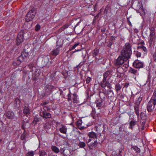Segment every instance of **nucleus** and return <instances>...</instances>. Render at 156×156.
<instances>
[{
  "mask_svg": "<svg viewBox=\"0 0 156 156\" xmlns=\"http://www.w3.org/2000/svg\"><path fill=\"white\" fill-rule=\"evenodd\" d=\"M98 145V143L96 140L94 141L93 143H91L90 144H88V145L90 149L94 150L95 149L96 146Z\"/></svg>",
  "mask_w": 156,
  "mask_h": 156,
  "instance_id": "obj_14",
  "label": "nucleus"
},
{
  "mask_svg": "<svg viewBox=\"0 0 156 156\" xmlns=\"http://www.w3.org/2000/svg\"><path fill=\"white\" fill-rule=\"evenodd\" d=\"M88 136L90 138L88 140V143L90 142L91 141V139L94 140L97 138V135L96 133L93 132L89 133Z\"/></svg>",
  "mask_w": 156,
  "mask_h": 156,
  "instance_id": "obj_10",
  "label": "nucleus"
},
{
  "mask_svg": "<svg viewBox=\"0 0 156 156\" xmlns=\"http://www.w3.org/2000/svg\"><path fill=\"white\" fill-rule=\"evenodd\" d=\"M42 117L44 119L50 118L51 117V114L47 112L46 111H43L42 112Z\"/></svg>",
  "mask_w": 156,
  "mask_h": 156,
  "instance_id": "obj_11",
  "label": "nucleus"
},
{
  "mask_svg": "<svg viewBox=\"0 0 156 156\" xmlns=\"http://www.w3.org/2000/svg\"><path fill=\"white\" fill-rule=\"evenodd\" d=\"M132 54L131 45L129 43H126L125 47L122 50L121 55L124 58L128 59L130 58Z\"/></svg>",
  "mask_w": 156,
  "mask_h": 156,
  "instance_id": "obj_1",
  "label": "nucleus"
},
{
  "mask_svg": "<svg viewBox=\"0 0 156 156\" xmlns=\"http://www.w3.org/2000/svg\"><path fill=\"white\" fill-rule=\"evenodd\" d=\"M81 51V50L80 49H77V50H76L75 51H74L73 52V53H75L76 52H77V51Z\"/></svg>",
  "mask_w": 156,
  "mask_h": 156,
  "instance_id": "obj_47",
  "label": "nucleus"
},
{
  "mask_svg": "<svg viewBox=\"0 0 156 156\" xmlns=\"http://www.w3.org/2000/svg\"><path fill=\"white\" fill-rule=\"evenodd\" d=\"M34 151H28L26 154V156H34Z\"/></svg>",
  "mask_w": 156,
  "mask_h": 156,
  "instance_id": "obj_32",
  "label": "nucleus"
},
{
  "mask_svg": "<svg viewBox=\"0 0 156 156\" xmlns=\"http://www.w3.org/2000/svg\"><path fill=\"white\" fill-rule=\"evenodd\" d=\"M143 99V96L140 95L136 100L134 106H137L139 107L141 102V101Z\"/></svg>",
  "mask_w": 156,
  "mask_h": 156,
  "instance_id": "obj_12",
  "label": "nucleus"
},
{
  "mask_svg": "<svg viewBox=\"0 0 156 156\" xmlns=\"http://www.w3.org/2000/svg\"><path fill=\"white\" fill-rule=\"evenodd\" d=\"M139 10H140H140H142L143 11H144L143 8V6L142 5H141L140 7V8L139 9Z\"/></svg>",
  "mask_w": 156,
  "mask_h": 156,
  "instance_id": "obj_44",
  "label": "nucleus"
},
{
  "mask_svg": "<svg viewBox=\"0 0 156 156\" xmlns=\"http://www.w3.org/2000/svg\"><path fill=\"white\" fill-rule=\"evenodd\" d=\"M95 59H95V61H97V60H98V58H97L96 57L95 58Z\"/></svg>",
  "mask_w": 156,
  "mask_h": 156,
  "instance_id": "obj_53",
  "label": "nucleus"
},
{
  "mask_svg": "<svg viewBox=\"0 0 156 156\" xmlns=\"http://www.w3.org/2000/svg\"><path fill=\"white\" fill-rule=\"evenodd\" d=\"M91 79L90 77H88L86 80V82L87 83H88L90 81Z\"/></svg>",
  "mask_w": 156,
  "mask_h": 156,
  "instance_id": "obj_39",
  "label": "nucleus"
},
{
  "mask_svg": "<svg viewBox=\"0 0 156 156\" xmlns=\"http://www.w3.org/2000/svg\"><path fill=\"white\" fill-rule=\"evenodd\" d=\"M128 74L133 78H134L136 80V76L139 75L138 70L130 67L128 70Z\"/></svg>",
  "mask_w": 156,
  "mask_h": 156,
  "instance_id": "obj_4",
  "label": "nucleus"
},
{
  "mask_svg": "<svg viewBox=\"0 0 156 156\" xmlns=\"http://www.w3.org/2000/svg\"><path fill=\"white\" fill-rule=\"evenodd\" d=\"M44 109L45 110H47V111L49 110L50 109L48 107V106H45L44 107Z\"/></svg>",
  "mask_w": 156,
  "mask_h": 156,
  "instance_id": "obj_43",
  "label": "nucleus"
},
{
  "mask_svg": "<svg viewBox=\"0 0 156 156\" xmlns=\"http://www.w3.org/2000/svg\"><path fill=\"white\" fill-rule=\"evenodd\" d=\"M26 58H26L25 57L23 56L22 54H21V55L19 57L17 62V63L18 64L19 63L18 62L19 61L20 62H23Z\"/></svg>",
  "mask_w": 156,
  "mask_h": 156,
  "instance_id": "obj_22",
  "label": "nucleus"
},
{
  "mask_svg": "<svg viewBox=\"0 0 156 156\" xmlns=\"http://www.w3.org/2000/svg\"><path fill=\"white\" fill-rule=\"evenodd\" d=\"M28 67L30 69V71L31 72L33 71V69L35 68L34 67V64H29L28 65Z\"/></svg>",
  "mask_w": 156,
  "mask_h": 156,
  "instance_id": "obj_31",
  "label": "nucleus"
},
{
  "mask_svg": "<svg viewBox=\"0 0 156 156\" xmlns=\"http://www.w3.org/2000/svg\"><path fill=\"white\" fill-rule=\"evenodd\" d=\"M140 48L141 50H142L143 51H144L146 53H147V49L143 45L141 46V47H140Z\"/></svg>",
  "mask_w": 156,
  "mask_h": 156,
  "instance_id": "obj_34",
  "label": "nucleus"
},
{
  "mask_svg": "<svg viewBox=\"0 0 156 156\" xmlns=\"http://www.w3.org/2000/svg\"><path fill=\"white\" fill-rule=\"evenodd\" d=\"M101 86L102 87H105L107 86L108 88L111 89L112 87L110 83L106 80L103 79L101 83Z\"/></svg>",
  "mask_w": 156,
  "mask_h": 156,
  "instance_id": "obj_9",
  "label": "nucleus"
},
{
  "mask_svg": "<svg viewBox=\"0 0 156 156\" xmlns=\"http://www.w3.org/2000/svg\"><path fill=\"white\" fill-rule=\"evenodd\" d=\"M41 27L39 25H37L35 27V30L36 31H38L40 29Z\"/></svg>",
  "mask_w": 156,
  "mask_h": 156,
  "instance_id": "obj_37",
  "label": "nucleus"
},
{
  "mask_svg": "<svg viewBox=\"0 0 156 156\" xmlns=\"http://www.w3.org/2000/svg\"><path fill=\"white\" fill-rule=\"evenodd\" d=\"M110 156H118L116 152L115 151H113Z\"/></svg>",
  "mask_w": 156,
  "mask_h": 156,
  "instance_id": "obj_40",
  "label": "nucleus"
},
{
  "mask_svg": "<svg viewBox=\"0 0 156 156\" xmlns=\"http://www.w3.org/2000/svg\"><path fill=\"white\" fill-rule=\"evenodd\" d=\"M133 66L136 69H140L143 67L144 63L140 60H136L133 62Z\"/></svg>",
  "mask_w": 156,
  "mask_h": 156,
  "instance_id": "obj_7",
  "label": "nucleus"
},
{
  "mask_svg": "<svg viewBox=\"0 0 156 156\" xmlns=\"http://www.w3.org/2000/svg\"><path fill=\"white\" fill-rule=\"evenodd\" d=\"M129 84L128 83H125L124 85V87H128L129 85Z\"/></svg>",
  "mask_w": 156,
  "mask_h": 156,
  "instance_id": "obj_45",
  "label": "nucleus"
},
{
  "mask_svg": "<svg viewBox=\"0 0 156 156\" xmlns=\"http://www.w3.org/2000/svg\"><path fill=\"white\" fill-rule=\"evenodd\" d=\"M67 130V128L66 126L63 125L61 126L59 128V131L62 133L66 134Z\"/></svg>",
  "mask_w": 156,
  "mask_h": 156,
  "instance_id": "obj_13",
  "label": "nucleus"
},
{
  "mask_svg": "<svg viewBox=\"0 0 156 156\" xmlns=\"http://www.w3.org/2000/svg\"><path fill=\"white\" fill-rule=\"evenodd\" d=\"M100 112V110L99 112ZM95 113H96L97 115L98 114L100 113V112H98L96 113V112H95Z\"/></svg>",
  "mask_w": 156,
  "mask_h": 156,
  "instance_id": "obj_50",
  "label": "nucleus"
},
{
  "mask_svg": "<svg viewBox=\"0 0 156 156\" xmlns=\"http://www.w3.org/2000/svg\"><path fill=\"white\" fill-rule=\"evenodd\" d=\"M7 117L9 119H13L14 117V113L11 111H8L7 114Z\"/></svg>",
  "mask_w": 156,
  "mask_h": 156,
  "instance_id": "obj_16",
  "label": "nucleus"
},
{
  "mask_svg": "<svg viewBox=\"0 0 156 156\" xmlns=\"http://www.w3.org/2000/svg\"><path fill=\"white\" fill-rule=\"evenodd\" d=\"M123 58L122 56H119L115 62V66H118L124 63L125 60Z\"/></svg>",
  "mask_w": 156,
  "mask_h": 156,
  "instance_id": "obj_8",
  "label": "nucleus"
},
{
  "mask_svg": "<svg viewBox=\"0 0 156 156\" xmlns=\"http://www.w3.org/2000/svg\"><path fill=\"white\" fill-rule=\"evenodd\" d=\"M71 100V96L69 94H68V101H70Z\"/></svg>",
  "mask_w": 156,
  "mask_h": 156,
  "instance_id": "obj_42",
  "label": "nucleus"
},
{
  "mask_svg": "<svg viewBox=\"0 0 156 156\" xmlns=\"http://www.w3.org/2000/svg\"><path fill=\"white\" fill-rule=\"evenodd\" d=\"M39 153L40 156H47L46 153L44 151L42 150L40 151Z\"/></svg>",
  "mask_w": 156,
  "mask_h": 156,
  "instance_id": "obj_27",
  "label": "nucleus"
},
{
  "mask_svg": "<svg viewBox=\"0 0 156 156\" xmlns=\"http://www.w3.org/2000/svg\"><path fill=\"white\" fill-rule=\"evenodd\" d=\"M35 13L32 10L30 11L27 14L26 20L27 21H31L34 17Z\"/></svg>",
  "mask_w": 156,
  "mask_h": 156,
  "instance_id": "obj_5",
  "label": "nucleus"
},
{
  "mask_svg": "<svg viewBox=\"0 0 156 156\" xmlns=\"http://www.w3.org/2000/svg\"><path fill=\"white\" fill-rule=\"evenodd\" d=\"M37 74V76H39V75H40V73H38V74Z\"/></svg>",
  "mask_w": 156,
  "mask_h": 156,
  "instance_id": "obj_52",
  "label": "nucleus"
},
{
  "mask_svg": "<svg viewBox=\"0 0 156 156\" xmlns=\"http://www.w3.org/2000/svg\"><path fill=\"white\" fill-rule=\"evenodd\" d=\"M24 37L23 33V32L19 33L16 39V44L18 45L20 44L23 41Z\"/></svg>",
  "mask_w": 156,
  "mask_h": 156,
  "instance_id": "obj_6",
  "label": "nucleus"
},
{
  "mask_svg": "<svg viewBox=\"0 0 156 156\" xmlns=\"http://www.w3.org/2000/svg\"><path fill=\"white\" fill-rule=\"evenodd\" d=\"M134 108L135 110L136 114L137 117H139L140 115V113L139 110V107L137 106H134Z\"/></svg>",
  "mask_w": 156,
  "mask_h": 156,
  "instance_id": "obj_25",
  "label": "nucleus"
},
{
  "mask_svg": "<svg viewBox=\"0 0 156 156\" xmlns=\"http://www.w3.org/2000/svg\"><path fill=\"white\" fill-rule=\"evenodd\" d=\"M96 107L98 108V109H100L102 105V101L101 100H97L96 101Z\"/></svg>",
  "mask_w": 156,
  "mask_h": 156,
  "instance_id": "obj_20",
  "label": "nucleus"
},
{
  "mask_svg": "<svg viewBox=\"0 0 156 156\" xmlns=\"http://www.w3.org/2000/svg\"><path fill=\"white\" fill-rule=\"evenodd\" d=\"M51 148L52 150L56 154L58 153L59 152V148L55 146H52Z\"/></svg>",
  "mask_w": 156,
  "mask_h": 156,
  "instance_id": "obj_17",
  "label": "nucleus"
},
{
  "mask_svg": "<svg viewBox=\"0 0 156 156\" xmlns=\"http://www.w3.org/2000/svg\"><path fill=\"white\" fill-rule=\"evenodd\" d=\"M2 141V140L1 139H0V143H1V142Z\"/></svg>",
  "mask_w": 156,
  "mask_h": 156,
  "instance_id": "obj_54",
  "label": "nucleus"
},
{
  "mask_svg": "<svg viewBox=\"0 0 156 156\" xmlns=\"http://www.w3.org/2000/svg\"><path fill=\"white\" fill-rule=\"evenodd\" d=\"M21 139L22 140H24L25 138V135L23 134L21 136Z\"/></svg>",
  "mask_w": 156,
  "mask_h": 156,
  "instance_id": "obj_46",
  "label": "nucleus"
},
{
  "mask_svg": "<svg viewBox=\"0 0 156 156\" xmlns=\"http://www.w3.org/2000/svg\"><path fill=\"white\" fill-rule=\"evenodd\" d=\"M121 88L122 86L119 83L115 85V90L117 92L121 90Z\"/></svg>",
  "mask_w": 156,
  "mask_h": 156,
  "instance_id": "obj_23",
  "label": "nucleus"
},
{
  "mask_svg": "<svg viewBox=\"0 0 156 156\" xmlns=\"http://www.w3.org/2000/svg\"><path fill=\"white\" fill-rule=\"evenodd\" d=\"M82 123V121L81 120H78L76 122V125L77 126H80Z\"/></svg>",
  "mask_w": 156,
  "mask_h": 156,
  "instance_id": "obj_38",
  "label": "nucleus"
},
{
  "mask_svg": "<svg viewBox=\"0 0 156 156\" xmlns=\"http://www.w3.org/2000/svg\"><path fill=\"white\" fill-rule=\"evenodd\" d=\"M156 105V95L154 93L152 97L148 103L147 106V110L149 112H152L154 109Z\"/></svg>",
  "mask_w": 156,
  "mask_h": 156,
  "instance_id": "obj_2",
  "label": "nucleus"
},
{
  "mask_svg": "<svg viewBox=\"0 0 156 156\" xmlns=\"http://www.w3.org/2000/svg\"><path fill=\"white\" fill-rule=\"evenodd\" d=\"M68 27V26L67 25H64V29L67 28Z\"/></svg>",
  "mask_w": 156,
  "mask_h": 156,
  "instance_id": "obj_48",
  "label": "nucleus"
},
{
  "mask_svg": "<svg viewBox=\"0 0 156 156\" xmlns=\"http://www.w3.org/2000/svg\"><path fill=\"white\" fill-rule=\"evenodd\" d=\"M98 52H99L98 51V50L97 49H96V48L94 50V51H93V56L95 57L96 56H97L98 54Z\"/></svg>",
  "mask_w": 156,
  "mask_h": 156,
  "instance_id": "obj_28",
  "label": "nucleus"
},
{
  "mask_svg": "<svg viewBox=\"0 0 156 156\" xmlns=\"http://www.w3.org/2000/svg\"><path fill=\"white\" fill-rule=\"evenodd\" d=\"M136 123V121H131L129 123V129H133V127L135 125Z\"/></svg>",
  "mask_w": 156,
  "mask_h": 156,
  "instance_id": "obj_21",
  "label": "nucleus"
},
{
  "mask_svg": "<svg viewBox=\"0 0 156 156\" xmlns=\"http://www.w3.org/2000/svg\"><path fill=\"white\" fill-rule=\"evenodd\" d=\"M86 146L85 143L83 142L80 141L78 144L79 147L81 148H84Z\"/></svg>",
  "mask_w": 156,
  "mask_h": 156,
  "instance_id": "obj_24",
  "label": "nucleus"
},
{
  "mask_svg": "<svg viewBox=\"0 0 156 156\" xmlns=\"http://www.w3.org/2000/svg\"><path fill=\"white\" fill-rule=\"evenodd\" d=\"M80 44V43L79 42H77L76 44H75L73 47L72 48L69 50L70 51H71L73 49H74L78 45Z\"/></svg>",
  "mask_w": 156,
  "mask_h": 156,
  "instance_id": "obj_35",
  "label": "nucleus"
},
{
  "mask_svg": "<svg viewBox=\"0 0 156 156\" xmlns=\"http://www.w3.org/2000/svg\"><path fill=\"white\" fill-rule=\"evenodd\" d=\"M48 104V103H46V102H44V103H43V105H46Z\"/></svg>",
  "mask_w": 156,
  "mask_h": 156,
  "instance_id": "obj_49",
  "label": "nucleus"
},
{
  "mask_svg": "<svg viewBox=\"0 0 156 156\" xmlns=\"http://www.w3.org/2000/svg\"><path fill=\"white\" fill-rule=\"evenodd\" d=\"M153 59L154 61H156V53H154L153 55Z\"/></svg>",
  "mask_w": 156,
  "mask_h": 156,
  "instance_id": "obj_41",
  "label": "nucleus"
},
{
  "mask_svg": "<svg viewBox=\"0 0 156 156\" xmlns=\"http://www.w3.org/2000/svg\"><path fill=\"white\" fill-rule=\"evenodd\" d=\"M144 129V126H142L141 128V129L142 130H143Z\"/></svg>",
  "mask_w": 156,
  "mask_h": 156,
  "instance_id": "obj_51",
  "label": "nucleus"
},
{
  "mask_svg": "<svg viewBox=\"0 0 156 156\" xmlns=\"http://www.w3.org/2000/svg\"><path fill=\"white\" fill-rule=\"evenodd\" d=\"M135 54H136V56L137 57H140L141 56V53L139 52V51H136V53H135Z\"/></svg>",
  "mask_w": 156,
  "mask_h": 156,
  "instance_id": "obj_36",
  "label": "nucleus"
},
{
  "mask_svg": "<svg viewBox=\"0 0 156 156\" xmlns=\"http://www.w3.org/2000/svg\"><path fill=\"white\" fill-rule=\"evenodd\" d=\"M56 49H54L51 52V54L53 56H56L59 53V51L60 47L56 46Z\"/></svg>",
  "mask_w": 156,
  "mask_h": 156,
  "instance_id": "obj_15",
  "label": "nucleus"
},
{
  "mask_svg": "<svg viewBox=\"0 0 156 156\" xmlns=\"http://www.w3.org/2000/svg\"><path fill=\"white\" fill-rule=\"evenodd\" d=\"M123 69L121 67H119L117 69V72L118 73L122 74L123 72Z\"/></svg>",
  "mask_w": 156,
  "mask_h": 156,
  "instance_id": "obj_26",
  "label": "nucleus"
},
{
  "mask_svg": "<svg viewBox=\"0 0 156 156\" xmlns=\"http://www.w3.org/2000/svg\"><path fill=\"white\" fill-rule=\"evenodd\" d=\"M77 96H76V94H73V102L74 103H78V101L77 100Z\"/></svg>",
  "mask_w": 156,
  "mask_h": 156,
  "instance_id": "obj_29",
  "label": "nucleus"
},
{
  "mask_svg": "<svg viewBox=\"0 0 156 156\" xmlns=\"http://www.w3.org/2000/svg\"><path fill=\"white\" fill-rule=\"evenodd\" d=\"M30 111L29 108L28 107H25L24 108L23 110V113L26 115H28L30 114Z\"/></svg>",
  "mask_w": 156,
  "mask_h": 156,
  "instance_id": "obj_18",
  "label": "nucleus"
},
{
  "mask_svg": "<svg viewBox=\"0 0 156 156\" xmlns=\"http://www.w3.org/2000/svg\"><path fill=\"white\" fill-rule=\"evenodd\" d=\"M111 75V72L109 71H106L103 75V79L104 80H107V78Z\"/></svg>",
  "mask_w": 156,
  "mask_h": 156,
  "instance_id": "obj_19",
  "label": "nucleus"
},
{
  "mask_svg": "<svg viewBox=\"0 0 156 156\" xmlns=\"http://www.w3.org/2000/svg\"><path fill=\"white\" fill-rule=\"evenodd\" d=\"M129 61H126L125 60L124 63L122 64H123V66L126 68H127L129 66Z\"/></svg>",
  "mask_w": 156,
  "mask_h": 156,
  "instance_id": "obj_30",
  "label": "nucleus"
},
{
  "mask_svg": "<svg viewBox=\"0 0 156 156\" xmlns=\"http://www.w3.org/2000/svg\"><path fill=\"white\" fill-rule=\"evenodd\" d=\"M156 40V34L154 28H152L150 30V34L148 37V42L150 47H151L152 44Z\"/></svg>",
  "mask_w": 156,
  "mask_h": 156,
  "instance_id": "obj_3",
  "label": "nucleus"
},
{
  "mask_svg": "<svg viewBox=\"0 0 156 156\" xmlns=\"http://www.w3.org/2000/svg\"><path fill=\"white\" fill-rule=\"evenodd\" d=\"M22 56L27 58L29 56V53L28 52H26L25 51H23L22 53Z\"/></svg>",
  "mask_w": 156,
  "mask_h": 156,
  "instance_id": "obj_33",
  "label": "nucleus"
}]
</instances>
